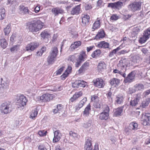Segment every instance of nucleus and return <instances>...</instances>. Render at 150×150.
<instances>
[{
    "label": "nucleus",
    "instance_id": "nucleus-1",
    "mask_svg": "<svg viewBox=\"0 0 150 150\" xmlns=\"http://www.w3.org/2000/svg\"><path fill=\"white\" fill-rule=\"evenodd\" d=\"M44 25L43 23L39 19H35L27 23V28L31 32H36L40 30Z\"/></svg>",
    "mask_w": 150,
    "mask_h": 150
},
{
    "label": "nucleus",
    "instance_id": "nucleus-2",
    "mask_svg": "<svg viewBox=\"0 0 150 150\" xmlns=\"http://www.w3.org/2000/svg\"><path fill=\"white\" fill-rule=\"evenodd\" d=\"M58 53L57 48L56 46L52 47L47 58V61L49 64H52L54 63Z\"/></svg>",
    "mask_w": 150,
    "mask_h": 150
},
{
    "label": "nucleus",
    "instance_id": "nucleus-3",
    "mask_svg": "<svg viewBox=\"0 0 150 150\" xmlns=\"http://www.w3.org/2000/svg\"><path fill=\"white\" fill-rule=\"evenodd\" d=\"M142 5V2L140 1H135L129 4L128 8L132 11L135 12L141 10Z\"/></svg>",
    "mask_w": 150,
    "mask_h": 150
},
{
    "label": "nucleus",
    "instance_id": "nucleus-4",
    "mask_svg": "<svg viewBox=\"0 0 150 150\" xmlns=\"http://www.w3.org/2000/svg\"><path fill=\"white\" fill-rule=\"evenodd\" d=\"M87 55L86 54L85 51H81L78 57V60L77 62L75 63V67L76 68L79 67L81 64L82 62L84 61L85 59L87 58Z\"/></svg>",
    "mask_w": 150,
    "mask_h": 150
},
{
    "label": "nucleus",
    "instance_id": "nucleus-5",
    "mask_svg": "<svg viewBox=\"0 0 150 150\" xmlns=\"http://www.w3.org/2000/svg\"><path fill=\"white\" fill-rule=\"evenodd\" d=\"M26 98L23 95H21L19 96L16 103V105L18 108L24 107L26 105L27 102Z\"/></svg>",
    "mask_w": 150,
    "mask_h": 150
},
{
    "label": "nucleus",
    "instance_id": "nucleus-6",
    "mask_svg": "<svg viewBox=\"0 0 150 150\" xmlns=\"http://www.w3.org/2000/svg\"><path fill=\"white\" fill-rule=\"evenodd\" d=\"M10 104L7 102L2 103L0 107V110L1 113L7 114L10 113L11 110L10 109Z\"/></svg>",
    "mask_w": 150,
    "mask_h": 150
},
{
    "label": "nucleus",
    "instance_id": "nucleus-7",
    "mask_svg": "<svg viewBox=\"0 0 150 150\" xmlns=\"http://www.w3.org/2000/svg\"><path fill=\"white\" fill-rule=\"evenodd\" d=\"M137 72V71L136 70L132 71L128 74L127 77L125 78L124 82L127 83H130L132 82L135 79V75Z\"/></svg>",
    "mask_w": 150,
    "mask_h": 150
},
{
    "label": "nucleus",
    "instance_id": "nucleus-8",
    "mask_svg": "<svg viewBox=\"0 0 150 150\" xmlns=\"http://www.w3.org/2000/svg\"><path fill=\"white\" fill-rule=\"evenodd\" d=\"M142 124L144 126L150 125V113H143L142 116Z\"/></svg>",
    "mask_w": 150,
    "mask_h": 150
},
{
    "label": "nucleus",
    "instance_id": "nucleus-9",
    "mask_svg": "<svg viewBox=\"0 0 150 150\" xmlns=\"http://www.w3.org/2000/svg\"><path fill=\"white\" fill-rule=\"evenodd\" d=\"M93 82L95 87L99 88H103L105 85L104 81L101 78H97L94 79Z\"/></svg>",
    "mask_w": 150,
    "mask_h": 150
},
{
    "label": "nucleus",
    "instance_id": "nucleus-10",
    "mask_svg": "<svg viewBox=\"0 0 150 150\" xmlns=\"http://www.w3.org/2000/svg\"><path fill=\"white\" fill-rule=\"evenodd\" d=\"M142 95L140 93L137 94L134 99H132L130 102V105L132 107L136 106L142 99Z\"/></svg>",
    "mask_w": 150,
    "mask_h": 150
},
{
    "label": "nucleus",
    "instance_id": "nucleus-11",
    "mask_svg": "<svg viewBox=\"0 0 150 150\" xmlns=\"http://www.w3.org/2000/svg\"><path fill=\"white\" fill-rule=\"evenodd\" d=\"M39 45V43L37 42H32L27 45L25 47V50L27 51H33L38 48Z\"/></svg>",
    "mask_w": 150,
    "mask_h": 150
},
{
    "label": "nucleus",
    "instance_id": "nucleus-12",
    "mask_svg": "<svg viewBox=\"0 0 150 150\" xmlns=\"http://www.w3.org/2000/svg\"><path fill=\"white\" fill-rule=\"evenodd\" d=\"M53 98V95L48 93L43 94L40 97V100L42 102L50 101Z\"/></svg>",
    "mask_w": 150,
    "mask_h": 150
},
{
    "label": "nucleus",
    "instance_id": "nucleus-13",
    "mask_svg": "<svg viewBox=\"0 0 150 150\" xmlns=\"http://www.w3.org/2000/svg\"><path fill=\"white\" fill-rule=\"evenodd\" d=\"M117 67L118 69H121V70H122L123 72L125 73L127 67V60L125 59L120 60L117 64Z\"/></svg>",
    "mask_w": 150,
    "mask_h": 150
},
{
    "label": "nucleus",
    "instance_id": "nucleus-14",
    "mask_svg": "<svg viewBox=\"0 0 150 150\" xmlns=\"http://www.w3.org/2000/svg\"><path fill=\"white\" fill-rule=\"evenodd\" d=\"M107 69V64L103 61H99L97 64V69L99 72L101 73Z\"/></svg>",
    "mask_w": 150,
    "mask_h": 150
},
{
    "label": "nucleus",
    "instance_id": "nucleus-15",
    "mask_svg": "<svg viewBox=\"0 0 150 150\" xmlns=\"http://www.w3.org/2000/svg\"><path fill=\"white\" fill-rule=\"evenodd\" d=\"M124 106H120L113 110V116L117 117L122 116L123 114Z\"/></svg>",
    "mask_w": 150,
    "mask_h": 150
},
{
    "label": "nucleus",
    "instance_id": "nucleus-16",
    "mask_svg": "<svg viewBox=\"0 0 150 150\" xmlns=\"http://www.w3.org/2000/svg\"><path fill=\"white\" fill-rule=\"evenodd\" d=\"M102 19L100 17L97 18L93 25L91 28L92 30L94 31L96 30L99 28L101 25Z\"/></svg>",
    "mask_w": 150,
    "mask_h": 150
},
{
    "label": "nucleus",
    "instance_id": "nucleus-17",
    "mask_svg": "<svg viewBox=\"0 0 150 150\" xmlns=\"http://www.w3.org/2000/svg\"><path fill=\"white\" fill-rule=\"evenodd\" d=\"M72 68L71 66L69 65L64 72L61 76V79L62 80H64L68 76L69 74L72 72Z\"/></svg>",
    "mask_w": 150,
    "mask_h": 150
},
{
    "label": "nucleus",
    "instance_id": "nucleus-18",
    "mask_svg": "<svg viewBox=\"0 0 150 150\" xmlns=\"http://www.w3.org/2000/svg\"><path fill=\"white\" fill-rule=\"evenodd\" d=\"M84 148L86 150H92L93 146L92 144V139L88 137L85 142Z\"/></svg>",
    "mask_w": 150,
    "mask_h": 150
},
{
    "label": "nucleus",
    "instance_id": "nucleus-19",
    "mask_svg": "<svg viewBox=\"0 0 150 150\" xmlns=\"http://www.w3.org/2000/svg\"><path fill=\"white\" fill-rule=\"evenodd\" d=\"M83 94L82 91L76 92L69 100L70 102H73L76 101L77 99L81 96Z\"/></svg>",
    "mask_w": 150,
    "mask_h": 150
},
{
    "label": "nucleus",
    "instance_id": "nucleus-20",
    "mask_svg": "<svg viewBox=\"0 0 150 150\" xmlns=\"http://www.w3.org/2000/svg\"><path fill=\"white\" fill-rule=\"evenodd\" d=\"M81 4H80L79 5L73 7L71 11V14L72 15H78L80 12Z\"/></svg>",
    "mask_w": 150,
    "mask_h": 150
},
{
    "label": "nucleus",
    "instance_id": "nucleus-21",
    "mask_svg": "<svg viewBox=\"0 0 150 150\" xmlns=\"http://www.w3.org/2000/svg\"><path fill=\"white\" fill-rule=\"evenodd\" d=\"M91 111V106L90 103L88 104L85 108L83 112V115L84 117H88L90 114Z\"/></svg>",
    "mask_w": 150,
    "mask_h": 150
},
{
    "label": "nucleus",
    "instance_id": "nucleus-22",
    "mask_svg": "<svg viewBox=\"0 0 150 150\" xmlns=\"http://www.w3.org/2000/svg\"><path fill=\"white\" fill-rule=\"evenodd\" d=\"M89 66V63L88 61H86L84 63L80 68L79 69L78 72L79 74H81L84 72L86 70L88 69Z\"/></svg>",
    "mask_w": 150,
    "mask_h": 150
},
{
    "label": "nucleus",
    "instance_id": "nucleus-23",
    "mask_svg": "<svg viewBox=\"0 0 150 150\" xmlns=\"http://www.w3.org/2000/svg\"><path fill=\"white\" fill-rule=\"evenodd\" d=\"M87 101V98L86 97H84L81 100L79 101L77 105L76 106L75 111H77L79 110L84 105Z\"/></svg>",
    "mask_w": 150,
    "mask_h": 150
},
{
    "label": "nucleus",
    "instance_id": "nucleus-24",
    "mask_svg": "<svg viewBox=\"0 0 150 150\" xmlns=\"http://www.w3.org/2000/svg\"><path fill=\"white\" fill-rule=\"evenodd\" d=\"M105 34L104 30L101 29L98 31L95 36V39L96 40H100L105 38Z\"/></svg>",
    "mask_w": 150,
    "mask_h": 150
},
{
    "label": "nucleus",
    "instance_id": "nucleus-25",
    "mask_svg": "<svg viewBox=\"0 0 150 150\" xmlns=\"http://www.w3.org/2000/svg\"><path fill=\"white\" fill-rule=\"evenodd\" d=\"M96 46L100 48L108 49L110 48V44L105 41H101L98 42Z\"/></svg>",
    "mask_w": 150,
    "mask_h": 150
},
{
    "label": "nucleus",
    "instance_id": "nucleus-26",
    "mask_svg": "<svg viewBox=\"0 0 150 150\" xmlns=\"http://www.w3.org/2000/svg\"><path fill=\"white\" fill-rule=\"evenodd\" d=\"M81 44L82 43L81 41H75L71 44L69 49L71 51H73L76 49L80 46Z\"/></svg>",
    "mask_w": 150,
    "mask_h": 150
},
{
    "label": "nucleus",
    "instance_id": "nucleus-27",
    "mask_svg": "<svg viewBox=\"0 0 150 150\" xmlns=\"http://www.w3.org/2000/svg\"><path fill=\"white\" fill-rule=\"evenodd\" d=\"M98 116L99 119L102 121H106L109 118V114L108 113L102 112L99 113Z\"/></svg>",
    "mask_w": 150,
    "mask_h": 150
},
{
    "label": "nucleus",
    "instance_id": "nucleus-28",
    "mask_svg": "<svg viewBox=\"0 0 150 150\" xmlns=\"http://www.w3.org/2000/svg\"><path fill=\"white\" fill-rule=\"evenodd\" d=\"M90 17L88 14H83L81 17L82 23L83 25L88 24L90 21Z\"/></svg>",
    "mask_w": 150,
    "mask_h": 150
},
{
    "label": "nucleus",
    "instance_id": "nucleus-29",
    "mask_svg": "<svg viewBox=\"0 0 150 150\" xmlns=\"http://www.w3.org/2000/svg\"><path fill=\"white\" fill-rule=\"evenodd\" d=\"M124 97L122 94H118L116 96L115 101L116 103L117 104H121L123 103Z\"/></svg>",
    "mask_w": 150,
    "mask_h": 150
},
{
    "label": "nucleus",
    "instance_id": "nucleus-30",
    "mask_svg": "<svg viewBox=\"0 0 150 150\" xmlns=\"http://www.w3.org/2000/svg\"><path fill=\"white\" fill-rule=\"evenodd\" d=\"M59 130L56 131L54 132V137L53 140V143H57L60 140V137L59 135Z\"/></svg>",
    "mask_w": 150,
    "mask_h": 150
},
{
    "label": "nucleus",
    "instance_id": "nucleus-31",
    "mask_svg": "<svg viewBox=\"0 0 150 150\" xmlns=\"http://www.w3.org/2000/svg\"><path fill=\"white\" fill-rule=\"evenodd\" d=\"M129 127L130 128L131 131H135L138 129L137 123L134 122H131L129 124Z\"/></svg>",
    "mask_w": 150,
    "mask_h": 150
},
{
    "label": "nucleus",
    "instance_id": "nucleus-32",
    "mask_svg": "<svg viewBox=\"0 0 150 150\" xmlns=\"http://www.w3.org/2000/svg\"><path fill=\"white\" fill-rule=\"evenodd\" d=\"M52 11L55 16L57 15L59 13L62 14L64 13L63 9L57 7L53 8Z\"/></svg>",
    "mask_w": 150,
    "mask_h": 150
},
{
    "label": "nucleus",
    "instance_id": "nucleus-33",
    "mask_svg": "<svg viewBox=\"0 0 150 150\" xmlns=\"http://www.w3.org/2000/svg\"><path fill=\"white\" fill-rule=\"evenodd\" d=\"M120 82V80L116 78H113L110 81V84L112 86H116L118 85Z\"/></svg>",
    "mask_w": 150,
    "mask_h": 150
},
{
    "label": "nucleus",
    "instance_id": "nucleus-34",
    "mask_svg": "<svg viewBox=\"0 0 150 150\" xmlns=\"http://www.w3.org/2000/svg\"><path fill=\"white\" fill-rule=\"evenodd\" d=\"M19 10L20 12H23L24 14L29 13L30 11L28 10V8L25 7L22 4L20 5L19 6Z\"/></svg>",
    "mask_w": 150,
    "mask_h": 150
},
{
    "label": "nucleus",
    "instance_id": "nucleus-35",
    "mask_svg": "<svg viewBox=\"0 0 150 150\" xmlns=\"http://www.w3.org/2000/svg\"><path fill=\"white\" fill-rule=\"evenodd\" d=\"M101 53V52L100 50L97 49L92 52L91 57L93 58L96 59L100 55Z\"/></svg>",
    "mask_w": 150,
    "mask_h": 150
},
{
    "label": "nucleus",
    "instance_id": "nucleus-36",
    "mask_svg": "<svg viewBox=\"0 0 150 150\" xmlns=\"http://www.w3.org/2000/svg\"><path fill=\"white\" fill-rule=\"evenodd\" d=\"M76 53H75L73 55H69L68 58V60L73 63H76L78 60V58L76 56Z\"/></svg>",
    "mask_w": 150,
    "mask_h": 150
},
{
    "label": "nucleus",
    "instance_id": "nucleus-37",
    "mask_svg": "<svg viewBox=\"0 0 150 150\" xmlns=\"http://www.w3.org/2000/svg\"><path fill=\"white\" fill-rule=\"evenodd\" d=\"M140 30L139 27H136L134 28L132 33V36L133 37H136L140 32Z\"/></svg>",
    "mask_w": 150,
    "mask_h": 150
},
{
    "label": "nucleus",
    "instance_id": "nucleus-38",
    "mask_svg": "<svg viewBox=\"0 0 150 150\" xmlns=\"http://www.w3.org/2000/svg\"><path fill=\"white\" fill-rule=\"evenodd\" d=\"M113 73L114 74H119L124 78H125L126 76V74L124 72H123V71L122 70H121V69H114L113 70Z\"/></svg>",
    "mask_w": 150,
    "mask_h": 150
},
{
    "label": "nucleus",
    "instance_id": "nucleus-39",
    "mask_svg": "<svg viewBox=\"0 0 150 150\" xmlns=\"http://www.w3.org/2000/svg\"><path fill=\"white\" fill-rule=\"evenodd\" d=\"M150 102V98H147L145 100L142 101L140 106L143 108H145L148 105Z\"/></svg>",
    "mask_w": 150,
    "mask_h": 150
},
{
    "label": "nucleus",
    "instance_id": "nucleus-40",
    "mask_svg": "<svg viewBox=\"0 0 150 150\" xmlns=\"http://www.w3.org/2000/svg\"><path fill=\"white\" fill-rule=\"evenodd\" d=\"M11 30V25L9 24L4 29V32L6 35H8Z\"/></svg>",
    "mask_w": 150,
    "mask_h": 150
},
{
    "label": "nucleus",
    "instance_id": "nucleus-41",
    "mask_svg": "<svg viewBox=\"0 0 150 150\" xmlns=\"http://www.w3.org/2000/svg\"><path fill=\"white\" fill-rule=\"evenodd\" d=\"M0 45L1 47L3 49L6 48L8 44L6 42V40L4 38H1L0 40Z\"/></svg>",
    "mask_w": 150,
    "mask_h": 150
},
{
    "label": "nucleus",
    "instance_id": "nucleus-42",
    "mask_svg": "<svg viewBox=\"0 0 150 150\" xmlns=\"http://www.w3.org/2000/svg\"><path fill=\"white\" fill-rule=\"evenodd\" d=\"M2 78H0V89L3 88L6 89L8 88V85L7 83L5 84L2 83V81H3Z\"/></svg>",
    "mask_w": 150,
    "mask_h": 150
},
{
    "label": "nucleus",
    "instance_id": "nucleus-43",
    "mask_svg": "<svg viewBox=\"0 0 150 150\" xmlns=\"http://www.w3.org/2000/svg\"><path fill=\"white\" fill-rule=\"evenodd\" d=\"M134 88L136 91H139L144 89V87L142 84H137L134 86Z\"/></svg>",
    "mask_w": 150,
    "mask_h": 150
},
{
    "label": "nucleus",
    "instance_id": "nucleus-44",
    "mask_svg": "<svg viewBox=\"0 0 150 150\" xmlns=\"http://www.w3.org/2000/svg\"><path fill=\"white\" fill-rule=\"evenodd\" d=\"M38 114V112L36 109L33 110L30 113V117L33 119H35L37 116Z\"/></svg>",
    "mask_w": 150,
    "mask_h": 150
},
{
    "label": "nucleus",
    "instance_id": "nucleus-45",
    "mask_svg": "<svg viewBox=\"0 0 150 150\" xmlns=\"http://www.w3.org/2000/svg\"><path fill=\"white\" fill-rule=\"evenodd\" d=\"M122 48V47L121 45H120L116 49L113 50L111 52H110L109 56L111 57L114 54H116L117 52L121 49Z\"/></svg>",
    "mask_w": 150,
    "mask_h": 150
},
{
    "label": "nucleus",
    "instance_id": "nucleus-46",
    "mask_svg": "<svg viewBox=\"0 0 150 150\" xmlns=\"http://www.w3.org/2000/svg\"><path fill=\"white\" fill-rule=\"evenodd\" d=\"M143 35L149 39L150 37V28L145 30L144 32Z\"/></svg>",
    "mask_w": 150,
    "mask_h": 150
},
{
    "label": "nucleus",
    "instance_id": "nucleus-47",
    "mask_svg": "<svg viewBox=\"0 0 150 150\" xmlns=\"http://www.w3.org/2000/svg\"><path fill=\"white\" fill-rule=\"evenodd\" d=\"M147 38L143 35L142 36L140 37L139 40V42L141 44L144 43L148 40Z\"/></svg>",
    "mask_w": 150,
    "mask_h": 150
},
{
    "label": "nucleus",
    "instance_id": "nucleus-48",
    "mask_svg": "<svg viewBox=\"0 0 150 150\" xmlns=\"http://www.w3.org/2000/svg\"><path fill=\"white\" fill-rule=\"evenodd\" d=\"M100 101L99 97L96 95H94L91 96V101L94 103L97 101Z\"/></svg>",
    "mask_w": 150,
    "mask_h": 150
},
{
    "label": "nucleus",
    "instance_id": "nucleus-49",
    "mask_svg": "<svg viewBox=\"0 0 150 150\" xmlns=\"http://www.w3.org/2000/svg\"><path fill=\"white\" fill-rule=\"evenodd\" d=\"M6 16L5 11L4 9L3 8L1 9L0 12V20L4 19Z\"/></svg>",
    "mask_w": 150,
    "mask_h": 150
},
{
    "label": "nucleus",
    "instance_id": "nucleus-50",
    "mask_svg": "<svg viewBox=\"0 0 150 150\" xmlns=\"http://www.w3.org/2000/svg\"><path fill=\"white\" fill-rule=\"evenodd\" d=\"M79 87L84 88L87 85V83L83 80H79Z\"/></svg>",
    "mask_w": 150,
    "mask_h": 150
},
{
    "label": "nucleus",
    "instance_id": "nucleus-51",
    "mask_svg": "<svg viewBox=\"0 0 150 150\" xmlns=\"http://www.w3.org/2000/svg\"><path fill=\"white\" fill-rule=\"evenodd\" d=\"M71 34L72 38H76L79 36L78 32L76 31H71Z\"/></svg>",
    "mask_w": 150,
    "mask_h": 150
},
{
    "label": "nucleus",
    "instance_id": "nucleus-52",
    "mask_svg": "<svg viewBox=\"0 0 150 150\" xmlns=\"http://www.w3.org/2000/svg\"><path fill=\"white\" fill-rule=\"evenodd\" d=\"M119 16L116 14H113L111 16L110 20V21H115L119 18Z\"/></svg>",
    "mask_w": 150,
    "mask_h": 150
},
{
    "label": "nucleus",
    "instance_id": "nucleus-53",
    "mask_svg": "<svg viewBox=\"0 0 150 150\" xmlns=\"http://www.w3.org/2000/svg\"><path fill=\"white\" fill-rule=\"evenodd\" d=\"M64 69L65 67L64 66H62L58 69L55 72L56 75H57L61 74L64 70Z\"/></svg>",
    "mask_w": 150,
    "mask_h": 150
},
{
    "label": "nucleus",
    "instance_id": "nucleus-54",
    "mask_svg": "<svg viewBox=\"0 0 150 150\" xmlns=\"http://www.w3.org/2000/svg\"><path fill=\"white\" fill-rule=\"evenodd\" d=\"M69 134L70 136L74 138H77L79 136L77 133L72 131H70Z\"/></svg>",
    "mask_w": 150,
    "mask_h": 150
},
{
    "label": "nucleus",
    "instance_id": "nucleus-55",
    "mask_svg": "<svg viewBox=\"0 0 150 150\" xmlns=\"http://www.w3.org/2000/svg\"><path fill=\"white\" fill-rule=\"evenodd\" d=\"M40 35L43 39H45L46 36L49 35V34L47 30H44L41 33Z\"/></svg>",
    "mask_w": 150,
    "mask_h": 150
},
{
    "label": "nucleus",
    "instance_id": "nucleus-56",
    "mask_svg": "<svg viewBox=\"0 0 150 150\" xmlns=\"http://www.w3.org/2000/svg\"><path fill=\"white\" fill-rule=\"evenodd\" d=\"M47 133V131L45 130H40L38 132V134L41 137L45 136Z\"/></svg>",
    "mask_w": 150,
    "mask_h": 150
},
{
    "label": "nucleus",
    "instance_id": "nucleus-57",
    "mask_svg": "<svg viewBox=\"0 0 150 150\" xmlns=\"http://www.w3.org/2000/svg\"><path fill=\"white\" fill-rule=\"evenodd\" d=\"M107 96L109 101L111 102H112V93L111 91L108 92L107 94Z\"/></svg>",
    "mask_w": 150,
    "mask_h": 150
},
{
    "label": "nucleus",
    "instance_id": "nucleus-58",
    "mask_svg": "<svg viewBox=\"0 0 150 150\" xmlns=\"http://www.w3.org/2000/svg\"><path fill=\"white\" fill-rule=\"evenodd\" d=\"M115 8L121 7L123 6V3L120 1L115 3Z\"/></svg>",
    "mask_w": 150,
    "mask_h": 150
},
{
    "label": "nucleus",
    "instance_id": "nucleus-59",
    "mask_svg": "<svg viewBox=\"0 0 150 150\" xmlns=\"http://www.w3.org/2000/svg\"><path fill=\"white\" fill-rule=\"evenodd\" d=\"M93 106L96 108H100L101 105L100 103V101H97L93 103Z\"/></svg>",
    "mask_w": 150,
    "mask_h": 150
},
{
    "label": "nucleus",
    "instance_id": "nucleus-60",
    "mask_svg": "<svg viewBox=\"0 0 150 150\" xmlns=\"http://www.w3.org/2000/svg\"><path fill=\"white\" fill-rule=\"evenodd\" d=\"M19 45H16L13 46L10 48V50L11 52H13L15 51H17L19 49Z\"/></svg>",
    "mask_w": 150,
    "mask_h": 150
},
{
    "label": "nucleus",
    "instance_id": "nucleus-61",
    "mask_svg": "<svg viewBox=\"0 0 150 150\" xmlns=\"http://www.w3.org/2000/svg\"><path fill=\"white\" fill-rule=\"evenodd\" d=\"M79 80L75 81L72 83V87L74 88H78L79 87Z\"/></svg>",
    "mask_w": 150,
    "mask_h": 150
},
{
    "label": "nucleus",
    "instance_id": "nucleus-62",
    "mask_svg": "<svg viewBox=\"0 0 150 150\" xmlns=\"http://www.w3.org/2000/svg\"><path fill=\"white\" fill-rule=\"evenodd\" d=\"M109 111L110 108L109 106L107 105H105L104 108L103 112H105L109 114Z\"/></svg>",
    "mask_w": 150,
    "mask_h": 150
},
{
    "label": "nucleus",
    "instance_id": "nucleus-63",
    "mask_svg": "<svg viewBox=\"0 0 150 150\" xmlns=\"http://www.w3.org/2000/svg\"><path fill=\"white\" fill-rule=\"evenodd\" d=\"M132 16V15H130L129 14H123V18L125 20H127L130 18L131 16Z\"/></svg>",
    "mask_w": 150,
    "mask_h": 150
},
{
    "label": "nucleus",
    "instance_id": "nucleus-64",
    "mask_svg": "<svg viewBox=\"0 0 150 150\" xmlns=\"http://www.w3.org/2000/svg\"><path fill=\"white\" fill-rule=\"evenodd\" d=\"M92 8V7L90 4H86L84 6V8L86 10H90Z\"/></svg>",
    "mask_w": 150,
    "mask_h": 150
}]
</instances>
